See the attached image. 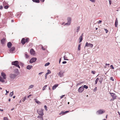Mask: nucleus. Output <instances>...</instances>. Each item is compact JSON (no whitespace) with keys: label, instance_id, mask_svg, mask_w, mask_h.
<instances>
[{"label":"nucleus","instance_id":"obj_6","mask_svg":"<svg viewBox=\"0 0 120 120\" xmlns=\"http://www.w3.org/2000/svg\"><path fill=\"white\" fill-rule=\"evenodd\" d=\"M109 93L113 98V99H112L113 100L116 99V96L115 94L111 93Z\"/></svg>","mask_w":120,"mask_h":120},{"label":"nucleus","instance_id":"obj_46","mask_svg":"<svg viewBox=\"0 0 120 120\" xmlns=\"http://www.w3.org/2000/svg\"><path fill=\"white\" fill-rule=\"evenodd\" d=\"M91 73L93 74H94L95 73V71H91Z\"/></svg>","mask_w":120,"mask_h":120},{"label":"nucleus","instance_id":"obj_56","mask_svg":"<svg viewBox=\"0 0 120 120\" xmlns=\"http://www.w3.org/2000/svg\"><path fill=\"white\" fill-rule=\"evenodd\" d=\"M42 2H44L45 1V0H40Z\"/></svg>","mask_w":120,"mask_h":120},{"label":"nucleus","instance_id":"obj_43","mask_svg":"<svg viewBox=\"0 0 120 120\" xmlns=\"http://www.w3.org/2000/svg\"><path fill=\"white\" fill-rule=\"evenodd\" d=\"M104 30L106 32V33H107L108 32V30L104 28Z\"/></svg>","mask_w":120,"mask_h":120},{"label":"nucleus","instance_id":"obj_32","mask_svg":"<svg viewBox=\"0 0 120 120\" xmlns=\"http://www.w3.org/2000/svg\"><path fill=\"white\" fill-rule=\"evenodd\" d=\"M70 24L71 23H70V22H68L67 23L65 24V25H67V26H69L70 25Z\"/></svg>","mask_w":120,"mask_h":120},{"label":"nucleus","instance_id":"obj_33","mask_svg":"<svg viewBox=\"0 0 120 120\" xmlns=\"http://www.w3.org/2000/svg\"><path fill=\"white\" fill-rule=\"evenodd\" d=\"M50 64V63L49 62H48L45 64V66H47L49 65Z\"/></svg>","mask_w":120,"mask_h":120},{"label":"nucleus","instance_id":"obj_9","mask_svg":"<svg viewBox=\"0 0 120 120\" xmlns=\"http://www.w3.org/2000/svg\"><path fill=\"white\" fill-rule=\"evenodd\" d=\"M63 72L62 71H60L58 73V75L60 77H62L63 76Z\"/></svg>","mask_w":120,"mask_h":120},{"label":"nucleus","instance_id":"obj_3","mask_svg":"<svg viewBox=\"0 0 120 120\" xmlns=\"http://www.w3.org/2000/svg\"><path fill=\"white\" fill-rule=\"evenodd\" d=\"M37 111L39 115H44L43 109H38L37 110Z\"/></svg>","mask_w":120,"mask_h":120},{"label":"nucleus","instance_id":"obj_38","mask_svg":"<svg viewBox=\"0 0 120 120\" xmlns=\"http://www.w3.org/2000/svg\"><path fill=\"white\" fill-rule=\"evenodd\" d=\"M47 71L48 72L46 73H48V74L51 73V71L49 70H48Z\"/></svg>","mask_w":120,"mask_h":120},{"label":"nucleus","instance_id":"obj_42","mask_svg":"<svg viewBox=\"0 0 120 120\" xmlns=\"http://www.w3.org/2000/svg\"><path fill=\"white\" fill-rule=\"evenodd\" d=\"M25 56L26 58H27L29 57V56L26 54H25Z\"/></svg>","mask_w":120,"mask_h":120},{"label":"nucleus","instance_id":"obj_10","mask_svg":"<svg viewBox=\"0 0 120 120\" xmlns=\"http://www.w3.org/2000/svg\"><path fill=\"white\" fill-rule=\"evenodd\" d=\"M83 88L82 86L80 87L78 89V91L79 92L81 93L83 90Z\"/></svg>","mask_w":120,"mask_h":120},{"label":"nucleus","instance_id":"obj_29","mask_svg":"<svg viewBox=\"0 0 120 120\" xmlns=\"http://www.w3.org/2000/svg\"><path fill=\"white\" fill-rule=\"evenodd\" d=\"M99 80V78H97V79H96V80L95 81V84H97V82Z\"/></svg>","mask_w":120,"mask_h":120},{"label":"nucleus","instance_id":"obj_20","mask_svg":"<svg viewBox=\"0 0 120 120\" xmlns=\"http://www.w3.org/2000/svg\"><path fill=\"white\" fill-rule=\"evenodd\" d=\"M68 22H70L71 23V19L70 18L68 17Z\"/></svg>","mask_w":120,"mask_h":120},{"label":"nucleus","instance_id":"obj_24","mask_svg":"<svg viewBox=\"0 0 120 120\" xmlns=\"http://www.w3.org/2000/svg\"><path fill=\"white\" fill-rule=\"evenodd\" d=\"M34 100L35 101L36 103L39 104L40 103V102L36 99H35Z\"/></svg>","mask_w":120,"mask_h":120},{"label":"nucleus","instance_id":"obj_31","mask_svg":"<svg viewBox=\"0 0 120 120\" xmlns=\"http://www.w3.org/2000/svg\"><path fill=\"white\" fill-rule=\"evenodd\" d=\"M48 75V73H46L45 75V79H47V75Z\"/></svg>","mask_w":120,"mask_h":120},{"label":"nucleus","instance_id":"obj_35","mask_svg":"<svg viewBox=\"0 0 120 120\" xmlns=\"http://www.w3.org/2000/svg\"><path fill=\"white\" fill-rule=\"evenodd\" d=\"M29 41V39L28 38H27L25 39V42L26 43L28 42Z\"/></svg>","mask_w":120,"mask_h":120},{"label":"nucleus","instance_id":"obj_36","mask_svg":"<svg viewBox=\"0 0 120 120\" xmlns=\"http://www.w3.org/2000/svg\"><path fill=\"white\" fill-rule=\"evenodd\" d=\"M83 87V88H84L86 89H87L88 88V86L86 85H84Z\"/></svg>","mask_w":120,"mask_h":120},{"label":"nucleus","instance_id":"obj_60","mask_svg":"<svg viewBox=\"0 0 120 120\" xmlns=\"http://www.w3.org/2000/svg\"><path fill=\"white\" fill-rule=\"evenodd\" d=\"M42 49H43V50H45V49H44L43 47H42Z\"/></svg>","mask_w":120,"mask_h":120},{"label":"nucleus","instance_id":"obj_5","mask_svg":"<svg viewBox=\"0 0 120 120\" xmlns=\"http://www.w3.org/2000/svg\"><path fill=\"white\" fill-rule=\"evenodd\" d=\"M17 75L15 74H11L9 75V77L11 79H15L16 76Z\"/></svg>","mask_w":120,"mask_h":120},{"label":"nucleus","instance_id":"obj_39","mask_svg":"<svg viewBox=\"0 0 120 120\" xmlns=\"http://www.w3.org/2000/svg\"><path fill=\"white\" fill-rule=\"evenodd\" d=\"M26 97H24V98H23V99L22 100V101L23 102H24L25 101V100L26 99Z\"/></svg>","mask_w":120,"mask_h":120},{"label":"nucleus","instance_id":"obj_63","mask_svg":"<svg viewBox=\"0 0 120 120\" xmlns=\"http://www.w3.org/2000/svg\"><path fill=\"white\" fill-rule=\"evenodd\" d=\"M14 109V108H12L11 109V110H12Z\"/></svg>","mask_w":120,"mask_h":120},{"label":"nucleus","instance_id":"obj_4","mask_svg":"<svg viewBox=\"0 0 120 120\" xmlns=\"http://www.w3.org/2000/svg\"><path fill=\"white\" fill-rule=\"evenodd\" d=\"M15 47H13L9 49L8 52L10 53H13L15 52Z\"/></svg>","mask_w":120,"mask_h":120},{"label":"nucleus","instance_id":"obj_50","mask_svg":"<svg viewBox=\"0 0 120 120\" xmlns=\"http://www.w3.org/2000/svg\"><path fill=\"white\" fill-rule=\"evenodd\" d=\"M67 63V62L66 61H64L62 62V63L63 64H65L66 63Z\"/></svg>","mask_w":120,"mask_h":120},{"label":"nucleus","instance_id":"obj_47","mask_svg":"<svg viewBox=\"0 0 120 120\" xmlns=\"http://www.w3.org/2000/svg\"><path fill=\"white\" fill-rule=\"evenodd\" d=\"M110 67L112 69H114V68L113 67V66L112 65H111L110 66Z\"/></svg>","mask_w":120,"mask_h":120},{"label":"nucleus","instance_id":"obj_8","mask_svg":"<svg viewBox=\"0 0 120 120\" xmlns=\"http://www.w3.org/2000/svg\"><path fill=\"white\" fill-rule=\"evenodd\" d=\"M37 58L35 57H34L32 58L30 61V63H33L35 62L37 60Z\"/></svg>","mask_w":120,"mask_h":120},{"label":"nucleus","instance_id":"obj_51","mask_svg":"<svg viewBox=\"0 0 120 120\" xmlns=\"http://www.w3.org/2000/svg\"><path fill=\"white\" fill-rule=\"evenodd\" d=\"M65 96V95H64L62 96H60V98L61 99L63 97Z\"/></svg>","mask_w":120,"mask_h":120},{"label":"nucleus","instance_id":"obj_25","mask_svg":"<svg viewBox=\"0 0 120 120\" xmlns=\"http://www.w3.org/2000/svg\"><path fill=\"white\" fill-rule=\"evenodd\" d=\"M0 81L2 82H4V81L0 76Z\"/></svg>","mask_w":120,"mask_h":120},{"label":"nucleus","instance_id":"obj_19","mask_svg":"<svg viewBox=\"0 0 120 120\" xmlns=\"http://www.w3.org/2000/svg\"><path fill=\"white\" fill-rule=\"evenodd\" d=\"M83 38L82 37V36H80L79 38V42H81L82 41V40Z\"/></svg>","mask_w":120,"mask_h":120},{"label":"nucleus","instance_id":"obj_7","mask_svg":"<svg viewBox=\"0 0 120 120\" xmlns=\"http://www.w3.org/2000/svg\"><path fill=\"white\" fill-rule=\"evenodd\" d=\"M93 46V44L90 43H88L87 42L86 43L85 47H87L92 48Z\"/></svg>","mask_w":120,"mask_h":120},{"label":"nucleus","instance_id":"obj_17","mask_svg":"<svg viewBox=\"0 0 120 120\" xmlns=\"http://www.w3.org/2000/svg\"><path fill=\"white\" fill-rule=\"evenodd\" d=\"M21 42L23 45H24L25 44V39L24 38H22L21 41Z\"/></svg>","mask_w":120,"mask_h":120},{"label":"nucleus","instance_id":"obj_23","mask_svg":"<svg viewBox=\"0 0 120 120\" xmlns=\"http://www.w3.org/2000/svg\"><path fill=\"white\" fill-rule=\"evenodd\" d=\"M34 86V85H30L28 89H30L32 88Z\"/></svg>","mask_w":120,"mask_h":120},{"label":"nucleus","instance_id":"obj_11","mask_svg":"<svg viewBox=\"0 0 120 120\" xmlns=\"http://www.w3.org/2000/svg\"><path fill=\"white\" fill-rule=\"evenodd\" d=\"M1 76L3 77V79H6V75L4 72H2L1 73Z\"/></svg>","mask_w":120,"mask_h":120},{"label":"nucleus","instance_id":"obj_40","mask_svg":"<svg viewBox=\"0 0 120 120\" xmlns=\"http://www.w3.org/2000/svg\"><path fill=\"white\" fill-rule=\"evenodd\" d=\"M64 60H68V59H66L67 57H65V55L63 57Z\"/></svg>","mask_w":120,"mask_h":120},{"label":"nucleus","instance_id":"obj_48","mask_svg":"<svg viewBox=\"0 0 120 120\" xmlns=\"http://www.w3.org/2000/svg\"><path fill=\"white\" fill-rule=\"evenodd\" d=\"M44 107L45 108V109L47 111V106L46 105H45L44 106Z\"/></svg>","mask_w":120,"mask_h":120},{"label":"nucleus","instance_id":"obj_55","mask_svg":"<svg viewBox=\"0 0 120 120\" xmlns=\"http://www.w3.org/2000/svg\"><path fill=\"white\" fill-rule=\"evenodd\" d=\"M69 112L68 111H66L65 112H64V113H66Z\"/></svg>","mask_w":120,"mask_h":120},{"label":"nucleus","instance_id":"obj_59","mask_svg":"<svg viewBox=\"0 0 120 120\" xmlns=\"http://www.w3.org/2000/svg\"><path fill=\"white\" fill-rule=\"evenodd\" d=\"M106 66H107V65L109 66V64H106Z\"/></svg>","mask_w":120,"mask_h":120},{"label":"nucleus","instance_id":"obj_22","mask_svg":"<svg viewBox=\"0 0 120 120\" xmlns=\"http://www.w3.org/2000/svg\"><path fill=\"white\" fill-rule=\"evenodd\" d=\"M33 2L37 3H39L40 2L39 0H32Z\"/></svg>","mask_w":120,"mask_h":120},{"label":"nucleus","instance_id":"obj_15","mask_svg":"<svg viewBox=\"0 0 120 120\" xmlns=\"http://www.w3.org/2000/svg\"><path fill=\"white\" fill-rule=\"evenodd\" d=\"M58 84H56L53 86L52 87V89L53 90L55 89L56 87L58 86Z\"/></svg>","mask_w":120,"mask_h":120},{"label":"nucleus","instance_id":"obj_2","mask_svg":"<svg viewBox=\"0 0 120 120\" xmlns=\"http://www.w3.org/2000/svg\"><path fill=\"white\" fill-rule=\"evenodd\" d=\"M105 112V111L103 109H100L98 110L96 112V114L97 115H101L102 114Z\"/></svg>","mask_w":120,"mask_h":120},{"label":"nucleus","instance_id":"obj_53","mask_svg":"<svg viewBox=\"0 0 120 120\" xmlns=\"http://www.w3.org/2000/svg\"><path fill=\"white\" fill-rule=\"evenodd\" d=\"M3 8L2 6H0V9H2Z\"/></svg>","mask_w":120,"mask_h":120},{"label":"nucleus","instance_id":"obj_54","mask_svg":"<svg viewBox=\"0 0 120 120\" xmlns=\"http://www.w3.org/2000/svg\"><path fill=\"white\" fill-rule=\"evenodd\" d=\"M109 0V4L110 5L111 4V1L110 0Z\"/></svg>","mask_w":120,"mask_h":120},{"label":"nucleus","instance_id":"obj_41","mask_svg":"<svg viewBox=\"0 0 120 120\" xmlns=\"http://www.w3.org/2000/svg\"><path fill=\"white\" fill-rule=\"evenodd\" d=\"M90 0L93 3H95V0Z\"/></svg>","mask_w":120,"mask_h":120},{"label":"nucleus","instance_id":"obj_45","mask_svg":"<svg viewBox=\"0 0 120 120\" xmlns=\"http://www.w3.org/2000/svg\"><path fill=\"white\" fill-rule=\"evenodd\" d=\"M110 79L111 80H112V81H114V80L113 79V78L112 77H111L110 78Z\"/></svg>","mask_w":120,"mask_h":120},{"label":"nucleus","instance_id":"obj_52","mask_svg":"<svg viewBox=\"0 0 120 120\" xmlns=\"http://www.w3.org/2000/svg\"><path fill=\"white\" fill-rule=\"evenodd\" d=\"M43 73V72H41L39 73L38 74L40 75H41Z\"/></svg>","mask_w":120,"mask_h":120},{"label":"nucleus","instance_id":"obj_30","mask_svg":"<svg viewBox=\"0 0 120 120\" xmlns=\"http://www.w3.org/2000/svg\"><path fill=\"white\" fill-rule=\"evenodd\" d=\"M47 85H45V86H44L43 87L42 90H45V88H46V87H47Z\"/></svg>","mask_w":120,"mask_h":120},{"label":"nucleus","instance_id":"obj_57","mask_svg":"<svg viewBox=\"0 0 120 120\" xmlns=\"http://www.w3.org/2000/svg\"><path fill=\"white\" fill-rule=\"evenodd\" d=\"M31 95H28V96H27V97L28 98H29V97H30V96H31Z\"/></svg>","mask_w":120,"mask_h":120},{"label":"nucleus","instance_id":"obj_26","mask_svg":"<svg viewBox=\"0 0 120 120\" xmlns=\"http://www.w3.org/2000/svg\"><path fill=\"white\" fill-rule=\"evenodd\" d=\"M13 92H11L9 94V96L10 97H12L13 95Z\"/></svg>","mask_w":120,"mask_h":120},{"label":"nucleus","instance_id":"obj_13","mask_svg":"<svg viewBox=\"0 0 120 120\" xmlns=\"http://www.w3.org/2000/svg\"><path fill=\"white\" fill-rule=\"evenodd\" d=\"M7 45L8 48H10L12 45V44L10 42H9L8 43Z\"/></svg>","mask_w":120,"mask_h":120},{"label":"nucleus","instance_id":"obj_12","mask_svg":"<svg viewBox=\"0 0 120 120\" xmlns=\"http://www.w3.org/2000/svg\"><path fill=\"white\" fill-rule=\"evenodd\" d=\"M33 68V66L32 65H28L26 67V68L27 69L29 70H30Z\"/></svg>","mask_w":120,"mask_h":120},{"label":"nucleus","instance_id":"obj_37","mask_svg":"<svg viewBox=\"0 0 120 120\" xmlns=\"http://www.w3.org/2000/svg\"><path fill=\"white\" fill-rule=\"evenodd\" d=\"M43 115H40V116H37V118H41L42 117H43Z\"/></svg>","mask_w":120,"mask_h":120},{"label":"nucleus","instance_id":"obj_28","mask_svg":"<svg viewBox=\"0 0 120 120\" xmlns=\"http://www.w3.org/2000/svg\"><path fill=\"white\" fill-rule=\"evenodd\" d=\"M5 39H3L2 40H1V43L3 44L4 43V42L5 41Z\"/></svg>","mask_w":120,"mask_h":120},{"label":"nucleus","instance_id":"obj_14","mask_svg":"<svg viewBox=\"0 0 120 120\" xmlns=\"http://www.w3.org/2000/svg\"><path fill=\"white\" fill-rule=\"evenodd\" d=\"M30 52L31 54H35V52L33 49H32L30 50Z\"/></svg>","mask_w":120,"mask_h":120},{"label":"nucleus","instance_id":"obj_62","mask_svg":"<svg viewBox=\"0 0 120 120\" xmlns=\"http://www.w3.org/2000/svg\"><path fill=\"white\" fill-rule=\"evenodd\" d=\"M0 111H3V109H0Z\"/></svg>","mask_w":120,"mask_h":120},{"label":"nucleus","instance_id":"obj_44","mask_svg":"<svg viewBox=\"0 0 120 120\" xmlns=\"http://www.w3.org/2000/svg\"><path fill=\"white\" fill-rule=\"evenodd\" d=\"M4 120H8V119L7 117H4Z\"/></svg>","mask_w":120,"mask_h":120},{"label":"nucleus","instance_id":"obj_61","mask_svg":"<svg viewBox=\"0 0 120 120\" xmlns=\"http://www.w3.org/2000/svg\"><path fill=\"white\" fill-rule=\"evenodd\" d=\"M61 60V58H60V59L59 61V63H60Z\"/></svg>","mask_w":120,"mask_h":120},{"label":"nucleus","instance_id":"obj_1","mask_svg":"<svg viewBox=\"0 0 120 120\" xmlns=\"http://www.w3.org/2000/svg\"><path fill=\"white\" fill-rule=\"evenodd\" d=\"M11 64L12 65L15 66L18 68H20V67L19 65V63L18 61H13L12 62Z\"/></svg>","mask_w":120,"mask_h":120},{"label":"nucleus","instance_id":"obj_18","mask_svg":"<svg viewBox=\"0 0 120 120\" xmlns=\"http://www.w3.org/2000/svg\"><path fill=\"white\" fill-rule=\"evenodd\" d=\"M118 24V22L117 18H116L115 21V27H117Z\"/></svg>","mask_w":120,"mask_h":120},{"label":"nucleus","instance_id":"obj_27","mask_svg":"<svg viewBox=\"0 0 120 120\" xmlns=\"http://www.w3.org/2000/svg\"><path fill=\"white\" fill-rule=\"evenodd\" d=\"M80 26H79L78 27H77V31L75 32H77L78 33L80 30Z\"/></svg>","mask_w":120,"mask_h":120},{"label":"nucleus","instance_id":"obj_58","mask_svg":"<svg viewBox=\"0 0 120 120\" xmlns=\"http://www.w3.org/2000/svg\"><path fill=\"white\" fill-rule=\"evenodd\" d=\"M6 91L7 93H9V91H8L7 90H6Z\"/></svg>","mask_w":120,"mask_h":120},{"label":"nucleus","instance_id":"obj_21","mask_svg":"<svg viewBox=\"0 0 120 120\" xmlns=\"http://www.w3.org/2000/svg\"><path fill=\"white\" fill-rule=\"evenodd\" d=\"M14 73L18 74L19 72L18 70V69H16L14 70Z\"/></svg>","mask_w":120,"mask_h":120},{"label":"nucleus","instance_id":"obj_34","mask_svg":"<svg viewBox=\"0 0 120 120\" xmlns=\"http://www.w3.org/2000/svg\"><path fill=\"white\" fill-rule=\"evenodd\" d=\"M80 45H81L80 44H79L78 45V50H79L80 49Z\"/></svg>","mask_w":120,"mask_h":120},{"label":"nucleus","instance_id":"obj_16","mask_svg":"<svg viewBox=\"0 0 120 120\" xmlns=\"http://www.w3.org/2000/svg\"><path fill=\"white\" fill-rule=\"evenodd\" d=\"M6 3L5 2H4L3 3V5L4 6V8L5 9H8V5H6V6L4 5V4H5Z\"/></svg>","mask_w":120,"mask_h":120},{"label":"nucleus","instance_id":"obj_64","mask_svg":"<svg viewBox=\"0 0 120 120\" xmlns=\"http://www.w3.org/2000/svg\"><path fill=\"white\" fill-rule=\"evenodd\" d=\"M41 120H43V117H41Z\"/></svg>","mask_w":120,"mask_h":120},{"label":"nucleus","instance_id":"obj_49","mask_svg":"<svg viewBox=\"0 0 120 120\" xmlns=\"http://www.w3.org/2000/svg\"><path fill=\"white\" fill-rule=\"evenodd\" d=\"M101 22H102V21L101 20H100L98 22V24H99V23H101Z\"/></svg>","mask_w":120,"mask_h":120}]
</instances>
